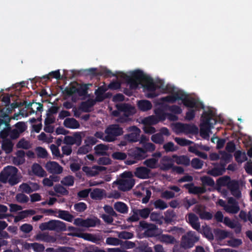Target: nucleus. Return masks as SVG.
<instances>
[{
    "label": "nucleus",
    "mask_w": 252,
    "mask_h": 252,
    "mask_svg": "<svg viewBox=\"0 0 252 252\" xmlns=\"http://www.w3.org/2000/svg\"><path fill=\"white\" fill-rule=\"evenodd\" d=\"M215 117L216 113L213 110L209 109L203 112L201 117V123L200 129V135L202 138L204 139L209 138V132L210 129L217 123Z\"/></svg>",
    "instance_id": "1"
},
{
    "label": "nucleus",
    "mask_w": 252,
    "mask_h": 252,
    "mask_svg": "<svg viewBox=\"0 0 252 252\" xmlns=\"http://www.w3.org/2000/svg\"><path fill=\"white\" fill-rule=\"evenodd\" d=\"M18 169L13 166H7L0 173V181L2 183H8L11 186L21 181V176L18 174Z\"/></svg>",
    "instance_id": "2"
},
{
    "label": "nucleus",
    "mask_w": 252,
    "mask_h": 252,
    "mask_svg": "<svg viewBox=\"0 0 252 252\" xmlns=\"http://www.w3.org/2000/svg\"><path fill=\"white\" fill-rule=\"evenodd\" d=\"M125 78L131 89H136L140 82L146 79V75L142 70H137L133 71L131 76L125 75Z\"/></svg>",
    "instance_id": "3"
},
{
    "label": "nucleus",
    "mask_w": 252,
    "mask_h": 252,
    "mask_svg": "<svg viewBox=\"0 0 252 252\" xmlns=\"http://www.w3.org/2000/svg\"><path fill=\"white\" fill-rule=\"evenodd\" d=\"M128 156L132 158V159H127L126 163L127 165H132L136 162L137 160H142L147 157L145 152L142 148L136 147L128 151Z\"/></svg>",
    "instance_id": "4"
},
{
    "label": "nucleus",
    "mask_w": 252,
    "mask_h": 252,
    "mask_svg": "<svg viewBox=\"0 0 252 252\" xmlns=\"http://www.w3.org/2000/svg\"><path fill=\"white\" fill-rule=\"evenodd\" d=\"M151 212V209L146 207L139 209L134 208L132 210V215L126 219V221L128 223L136 222L139 220L140 217L146 219L148 218Z\"/></svg>",
    "instance_id": "5"
},
{
    "label": "nucleus",
    "mask_w": 252,
    "mask_h": 252,
    "mask_svg": "<svg viewBox=\"0 0 252 252\" xmlns=\"http://www.w3.org/2000/svg\"><path fill=\"white\" fill-rule=\"evenodd\" d=\"M105 141L113 142L115 140L116 137L123 133V128L118 125H112L107 127L105 130Z\"/></svg>",
    "instance_id": "6"
},
{
    "label": "nucleus",
    "mask_w": 252,
    "mask_h": 252,
    "mask_svg": "<svg viewBox=\"0 0 252 252\" xmlns=\"http://www.w3.org/2000/svg\"><path fill=\"white\" fill-rule=\"evenodd\" d=\"M199 239V237L197 236L196 232L190 231L182 237L181 245L185 249L191 248Z\"/></svg>",
    "instance_id": "7"
},
{
    "label": "nucleus",
    "mask_w": 252,
    "mask_h": 252,
    "mask_svg": "<svg viewBox=\"0 0 252 252\" xmlns=\"http://www.w3.org/2000/svg\"><path fill=\"white\" fill-rule=\"evenodd\" d=\"M139 226L142 230H145L143 234L145 237H153L157 236V227L155 224L148 223L145 220H141L139 222Z\"/></svg>",
    "instance_id": "8"
},
{
    "label": "nucleus",
    "mask_w": 252,
    "mask_h": 252,
    "mask_svg": "<svg viewBox=\"0 0 252 252\" xmlns=\"http://www.w3.org/2000/svg\"><path fill=\"white\" fill-rule=\"evenodd\" d=\"M154 113L156 115L157 118L151 116L146 118L144 121V123H148L149 124H156L159 121H164L166 119L167 113H166L159 107H158L154 110Z\"/></svg>",
    "instance_id": "9"
},
{
    "label": "nucleus",
    "mask_w": 252,
    "mask_h": 252,
    "mask_svg": "<svg viewBox=\"0 0 252 252\" xmlns=\"http://www.w3.org/2000/svg\"><path fill=\"white\" fill-rule=\"evenodd\" d=\"M118 185L119 190L126 191L131 189L134 185V180L133 179H120L114 182Z\"/></svg>",
    "instance_id": "10"
},
{
    "label": "nucleus",
    "mask_w": 252,
    "mask_h": 252,
    "mask_svg": "<svg viewBox=\"0 0 252 252\" xmlns=\"http://www.w3.org/2000/svg\"><path fill=\"white\" fill-rule=\"evenodd\" d=\"M176 128L185 134H196L198 132V127L194 124L178 123L176 126Z\"/></svg>",
    "instance_id": "11"
},
{
    "label": "nucleus",
    "mask_w": 252,
    "mask_h": 252,
    "mask_svg": "<svg viewBox=\"0 0 252 252\" xmlns=\"http://www.w3.org/2000/svg\"><path fill=\"white\" fill-rule=\"evenodd\" d=\"M131 133L126 134L124 136L125 139L129 142H136L139 140L140 129L136 126H131L128 128Z\"/></svg>",
    "instance_id": "12"
},
{
    "label": "nucleus",
    "mask_w": 252,
    "mask_h": 252,
    "mask_svg": "<svg viewBox=\"0 0 252 252\" xmlns=\"http://www.w3.org/2000/svg\"><path fill=\"white\" fill-rule=\"evenodd\" d=\"M182 99H180L184 104V105L187 107L192 108H195L196 110L199 108L204 109V105L202 103H197L195 99L193 98H188L187 95L183 93H181Z\"/></svg>",
    "instance_id": "13"
},
{
    "label": "nucleus",
    "mask_w": 252,
    "mask_h": 252,
    "mask_svg": "<svg viewBox=\"0 0 252 252\" xmlns=\"http://www.w3.org/2000/svg\"><path fill=\"white\" fill-rule=\"evenodd\" d=\"M47 170L53 174H60L63 172V168L56 161H48L45 165Z\"/></svg>",
    "instance_id": "14"
},
{
    "label": "nucleus",
    "mask_w": 252,
    "mask_h": 252,
    "mask_svg": "<svg viewBox=\"0 0 252 252\" xmlns=\"http://www.w3.org/2000/svg\"><path fill=\"white\" fill-rule=\"evenodd\" d=\"M183 187L188 189L190 194H199L206 192V189L205 187L195 186L193 183L185 184Z\"/></svg>",
    "instance_id": "15"
},
{
    "label": "nucleus",
    "mask_w": 252,
    "mask_h": 252,
    "mask_svg": "<svg viewBox=\"0 0 252 252\" xmlns=\"http://www.w3.org/2000/svg\"><path fill=\"white\" fill-rule=\"evenodd\" d=\"M187 222L190 226L197 231H200V223L198 217L193 213H190L188 215Z\"/></svg>",
    "instance_id": "16"
},
{
    "label": "nucleus",
    "mask_w": 252,
    "mask_h": 252,
    "mask_svg": "<svg viewBox=\"0 0 252 252\" xmlns=\"http://www.w3.org/2000/svg\"><path fill=\"white\" fill-rule=\"evenodd\" d=\"M150 172L151 170L150 169L146 167L140 166L135 169L134 174L135 177L138 178L146 179L149 178Z\"/></svg>",
    "instance_id": "17"
},
{
    "label": "nucleus",
    "mask_w": 252,
    "mask_h": 252,
    "mask_svg": "<svg viewBox=\"0 0 252 252\" xmlns=\"http://www.w3.org/2000/svg\"><path fill=\"white\" fill-rule=\"evenodd\" d=\"M51 230L58 232L64 231L66 230L65 223L59 220H51Z\"/></svg>",
    "instance_id": "18"
},
{
    "label": "nucleus",
    "mask_w": 252,
    "mask_h": 252,
    "mask_svg": "<svg viewBox=\"0 0 252 252\" xmlns=\"http://www.w3.org/2000/svg\"><path fill=\"white\" fill-rule=\"evenodd\" d=\"M63 124L65 127L70 129H77L80 126L79 122L73 118H66Z\"/></svg>",
    "instance_id": "19"
},
{
    "label": "nucleus",
    "mask_w": 252,
    "mask_h": 252,
    "mask_svg": "<svg viewBox=\"0 0 252 252\" xmlns=\"http://www.w3.org/2000/svg\"><path fill=\"white\" fill-rule=\"evenodd\" d=\"M225 169L221 168L220 166L216 163L214 164V167L207 172V174L214 177H218L223 174Z\"/></svg>",
    "instance_id": "20"
},
{
    "label": "nucleus",
    "mask_w": 252,
    "mask_h": 252,
    "mask_svg": "<svg viewBox=\"0 0 252 252\" xmlns=\"http://www.w3.org/2000/svg\"><path fill=\"white\" fill-rule=\"evenodd\" d=\"M181 93H182L177 92L173 95H169L165 97H161L160 98V101L171 103H175L177 100H180V99H182Z\"/></svg>",
    "instance_id": "21"
},
{
    "label": "nucleus",
    "mask_w": 252,
    "mask_h": 252,
    "mask_svg": "<svg viewBox=\"0 0 252 252\" xmlns=\"http://www.w3.org/2000/svg\"><path fill=\"white\" fill-rule=\"evenodd\" d=\"M95 101L91 98L88 99L85 101H83L80 104V109L84 112H91V108L95 104Z\"/></svg>",
    "instance_id": "22"
},
{
    "label": "nucleus",
    "mask_w": 252,
    "mask_h": 252,
    "mask_svg": "<svg viewBox=\"0 0 252 252\" xmlns=\"http://www.w3.org/2000/svg\"><path fill=\"white\" fill-rule=\"evenodd\" d=\"M143 80L146 82L143 86L144 89L149 92H154L156 90L157 86L151 77L146 75V79H143Z\"/></svg>",
    "instance_id": "23"
},
{
    "label": "nucleus",
    "mask_w": 252,
    "mask_h": 252,
    "mask_svg": "<svg viewBox=\"0 0 252 252\" xmlns=\"http://www.w3.org/2000/svg\"><path fill=\"white\" fill-rule=\"evenodd\" d=\"M35 239L37 240L47 243H54L56 241V238L54 236L45 233L37 234L35 236Z\"/></svg>",
    "instance_id": "24"
},
{
    "label": "nucleus",
    "mask_w": 252,
    "mask_h": 252,
    "mask_svg": "<svg viewBox=\"0 0 252 252\" xmlns=\"http://www.w3.org/2000/svg\"><path fill=\"white\" fill-rule=\"evenodd\" d=\"M32 170L34 175L43 177L46 175V172L38 163H33L32 166Z\"/></svg>",
    "instance_id": "25"
},
{
    "label": "nucleus",
    "mask_w": 252,
    "mask_h": 252,
    "mask_svg": "<svg viewBox=\"0 0 252 252\" xmlns=\"http://www.w3.org/2000/svg\"><path fill=\"white\" fill-rule=\"evenodd\" d=\"M138 108L142 111H147L150 110L152 107V103L148 100H140L137 102Z\"/></svg>",
    "instance_id": "26"
},
{
    "label": "nucleus",
    "mask_w": 252,
    "mask_h": 252,
    "mask_svg": "<svg viewBox=\"0 0 252 252\" xmlns=\"http://www.w3.org/2000/svg\"><path fill=\"white\" fill-rule=\"evenodd\" d=\"M118 110L124 113V115L128 117L132 114L131 112L133 107L129 104L124 103L117 106Z\"/></svg>",
    "instance_id": "27"
},
{
    "label": "nucleus",
    "mask_w": 252,
    "mask_h": 252,
    "mask_svg": "<svg viewBox=\"0 0 252 252\" xmlns=\"http://www.w3.org/2000/svg\"><path fill=\"white\" fill-rule=\"evenodd\" d=\"M85 227H93L101 224V220L97 217L87 218L85 220Z\"/></svg>",
    "instance_id": "28"
},
{
    "label": "nucleus",
    "mask_w": 252,
    "mask_h": 252,
    "mask_svg": "<svg viewBox=\"0 0 252 252\" xmlns=\"http://www.w3.org/2000/svg\"><path fill=\"white\" fill-rule=\"evenodd\" d=\"M114 208L118 212L122 214H126L128 211V207L126 204L123 202H117L114 205Z\"/></svg>",
    "instance_id": "29"
},
{
    "label": "nucleus",
    "mask_w": 252,
    "mask_h": 252,
    "mask_svg": "<svg viewBox=\"0 0 252 252\" xmlns=\"http://www.w3.org/2000/svg\"><path fill=\"white\" fill-rule=\"evenodd\" d=\"M57 217L58 218L66 220L68 222H71L73 219V216L70 214L67 211L58 210Z\"/></svg>",
    "instance_id": "30"
},
{
    "label": "nucleus",
    "mask_w": 252,
    "mask_h": 252,
    "mask_svg": "<svg viewBox=\"0 0 252 252\" xmlns=\"http://www.w3.org/2000/svg\"><path fill=\"white\" fill-rule=\"evenodd\" d=\"M105 90L101 87L98 88L95 91V94L96 95L95 101V102H102L105 98H107L108 96H107V94H104V93Z\"/></svg>",
    "instance_id": "31"
},
{
    "label": "nucleus",
    "mask_w": 252,
    "mask_h": 252,
    "mask_svg": "<svg viewBox=\"0 0 252 252\" xmlns=\"http://www.w3.org/2000/svg\"><path fill=\"white\" fill-rule=\"evenodd\" d=\"M175 158L176 162L178 164H183L185 166H188L190 164V159L189 157L186 156H180L176 155L173 156Z\"/></svg>",
    "instance_id": "32"
},
{
    "label": "nucleus",
    "mask_w": 252,
    "mask_h": 252,
    "mask_svg": "<svg viewBox=\"0 0 252 252\" xmlns=\"http://www.w3.org/2000/svg\"><path fill=\"white\" fill-rule=\"evenodd\" d=\"M230 180V177L228 176H224L219 178L216 182L217 189L219 190L220 189L221 187L226 186Z\"/></svg>",
    "instance_id": "33"
},
{
    "label": "nucleus",
    "mask_w": 252,
    "mask_h": 252,
    "mask_svg": "<svg viewBox=\"0 0 252 252\" xmlns=\"http://www.w3.org/2000/svg\"><path fill=\"white\" fill-rule=\"evenodd\" d=\"M13 143L9 139L3 140L2 143L1 148L7 154L10 153L13 150Z\"/></svg>",
    "instance_id": "34"
},
{
    "label": "nucleus",
    "mask_w": 252,
    "mask_h": 252,
    "mask_svg": "<svg viewBox=\"0 0 252 252\" xmlns=\"http://www.w3.org/2000/svg\"><path fill=\"white\" fill-rule=\"evenodd\" d=\"M9 114L5 113H3V114H0V117L2 119L3 121H4L5 122H7V121L8 122L7 125L6 123V122L4 123V124H6L7 126H9L10 122L12 119L17 120L18 119V117H19V116L20 115H23V113H15L13 115V116H12V117H10L9 116Z\"/></svg>",
    "instance_id": "35"
},
{
    "label": "nucleus",
    "mask_w": 252,
    "mask_h": 252,
    "mask_svg": "<svg viewBox=\"0 0 252 252\" xmlns=\"http://www.w3.org/2000/svg\"><path fill=\"white\" fill-rule=\"evenodd\" d=\"M103 190L100 189H94L90 193V197L93 199L101 200L103 196Z\"/></svg>",
    "instance_id": "36"
},
{
    "label": "nucleus",
    "mask_w": 252,
    "mask_h": 252,
    "mask_svg": "<svg viewBox=\"0 0 252 252\" xmlns=\"http://www.w3.org/2000/svg\"><path fill=\"white\" fill-rule=\"evenodd\" d=\"M136 249L138 252H153L152 249L149 247L146 242H140L139 243Z\"/></svg>",
    "instance_id": "37"
},
{
    "label": "nucleus",
    "mask_w": 252,
    "mask_h": 252,
    "mask_svg": "<svg viewBox=\"0 0 252 252\" xmlns=\"http://www.w3.org/2000/svg\"><path fill=\"white\" fill-rule=\"evenodd\" d=\"M158 163V159L156 158H148L143 162L144 165L151 169H155L157 168Z\"/></svg>",
    "instance_id": "38"
},
{
    "label": "nucleus",
    "mask_w": 252,
    "mask_h": 252,
    "mask_svg": "<svg viewBox=\"0 0 252 252\" xmlns=\"http://www.w3.org/2000/svg\"><path fill=\"white\" fill-rule=\"evenodd\" d=\"M200 181L202 182V185L204 186L214 187L215 185V182L213 178L209 176H204L200 177Z\"/></svg>",
    "instance_id": "39"
},
{
    "label": "nucleus",
    "mask_w": 252,
    "mask_h": 252,
    "mask_svg": "<svg viewBox=\"0 0 252 252\" xmlns=\"http://www.w3.org/2000/svg\"><path fill=\"white\" fill-rule=\"evenodd\" d=\"M18 107L17 105V102L10 103V105L6 108H0V114L8 113L11 114L13 110L16 108Z\"/></svg>",
    "instance_id": "40"
},
{
    "label": "nucleus",
    "mask_w": 252,
    "mask_h": 252,
    "mask_svg": "<svg viewBox=\"0 0 252 252\" xmlns=\"http://www.w3.org/2000/svg\"><path fill=\"white\" fill-rule=\"evenodd\" d=\"M82 74L85 75H90L94 76H102V73L100 71H98L96 68H91L87 69H84L80 71Z\"/></svg>",
    "instance_id": "41"
},
{
    "label": "nucleus",
    "mask_w": 252,
    "mask_h": 252,
    "mask_svg": "<svg viewBox=\"0 0 252 252\" xmlns=\"http://www.w3.org/2000/svg\"><path fill=\"white\" fill-rule=\"evenodd\" d=\"M74 236H77L79 238H83L86 240L90 241L91 242H95V239L94 238V236L90 233H76L72 235Z\"/></svg>",
    "instance_id": "42"
},
{
    "label": "nucleus",
    "mask_w": 252,
    "mask_h": 252,
    "mask_svg": "<svg viewBox=\"0 0 252 252\" xmlns=\"http://www.w3.org/2000/svg\"><path fill=\"white\" fill-rule=\"evenodd\" d=\"M88 84H82L80 87L77 88L76 94L80 96H86L88 94Z\"/></svg>",
    "instance_id": "43"
},
{
    "label": "nucleus",
    "mask_w": 252,
    "mask_h": 252,
    "mask_svg": "<svg viewBox=\"0 0 252 252\" xmlns=\"http://www.w3.org/2000/svg\"><path fill=\"white\" fill-rule=\"evenodd\" d=\"M197 200L195 198L189 199L186 197L183 200V206L187 209H189L191 206L196 204L197 203Z\"/></svg>",
    "instance_id": "44"
},
{
    "label": "nucleus",
    "mask_w": 252,
    "mask_h": 252,
    "mask_svg": "<svg viewBox=\"0 0 252 252\" xmlns=\"http://www.w3.org/2000/svg\"><path fill=\"white\" fill-rule=\"evenodd\" d=\"M174 140L175 142L181 146H188L194 143L193 141L183 138L176 137Z\"/></svg>",
    "instance_id": "45"
},
{
    "label": "nucleus",
    "mask_w": 252,
    "mask_h": 252,
    "mask_svg": "<svg viewBox=\"0 0 252 252\" xmlns=\"http://www.w3.org/2000/svg\"><path fill=\"white\" fill-rule=\"evenodd\" d=\"M226 187L231 191L232 194L236 197V180H230Z\"/></svg>",
    "instance_id": "46"
},
{
    "label": "nucleus",
    "mask_w": 252,
    "mask_h": 252,
    "mask_svg": "<svg viewBox=\"0 0 252 252\" xmlns=\"http://www.w3.org/2000/svg\"><path fill=\"white\" fill-rule=\"evenodd\" d=\"M74 183V178L72 176L68 175L63 178L61 183L66 186H72Z\"/></svg>",
    "instance_id": "47"
},
{
    "label": "nucleus",
    "mask_w": 252,
    "mask_h": 252,
    "mask_svg": "<svg viewBox=\"0 0 252 252\" xmlns=\"http://www.w3.org/2000/svg\"><path fill=\"white\" fill-rule=\"evenodd\" d=\"M154 206L156 209H159L163 210L168 207L167 204L162 200L158 199L156 200L154 203Z\"/></svg>",
    "instance_id": "48"
},
{
    "label": "nucleus",
    "mask_w": 252,
    "mask_h": 252,
    "mask_svg": "<svg viewBox=\"0 0 252 252\" xmlns=\"http://www.w3.org/2000/svg\"><path fill=\"white\" fill-rule=\"evenodd\" d=\"M50 76L57 80H60L61 79V74L59 70L52 71L49 73V75H44L42 77V78L43 79L48 80L50 78Z\"/></svg>",
    "instance_id": "49"
},
{
    "label": "nucleus",
    "mask_w": 252,
    "mask_h": 252,
    "mask_svg": "<svg viewBox=\"0 0 252 252\" xmlns=\"http://www.w3.org/2000/svg\"><path fill=\"white\" fill-rule=\"evenodd\" d=\"M29 246L31 247L35 252H43L44 251L45 247L43 244L37 243H31Z\"/></svg>",
    "instance_id": "50"
},
{
    "label": "nucleus",
    "mask_w": 252,
    "mask_h": 252,
    "mask_svg": "<svg viewBox=\"0 0 252 252\" xmlns=\"http://www.w3.org/2000/svg\"><path fill=\"white\" fill-rule=\"evenodd\" d=\"M191 165L194 169H201L203 165V162L199 158H194L191 161Z\"/></svg>",
    "instance_id": "51"
},
{
    "label": "nucleus",
    "mask_w": 252,
    "mask_h": 252,
    "mask_svg": "<svg viewBox=\"0 0 252 252\" xmlns=\"http://www.w3.org/2000/svg\"><path fill=\"white\" fill-rule=\"evenodd\" d=\"M160 241L166 244H173L175 242V238L170 235L162 234L160 236Z\"/></svg>",
    "instance_id": "52"
},
{
    "label": "nucleus",
    "mask_w": 252,
    "mask_h": 252,
    "mask_svg": "<svg viewBox=\"0 0 252 252\" xmlns=\"http://www.w3.org/2000/svg\"><path fill=\"white\" fill-rule=\"evenodd\" d=\"M37 156L39 158H46L48 156L47 150L41 147H38L36 148Z\"/></svg>",
    "instance_id": "53"
},
{
    "label": "nucleus",
    "mask_w": 252,
    "mask_h": 252,
    "mask_svg": "<svg viewBox=\"0 0 252 252\" xmlns=\"http://www.w3.org/2000/svg\"><path fill=\"white\" fill-rule=\"evenodd\" d=\"M106 243L109 245L118 246L121 244V241L115 237H108L106 239Z\"/></svg>",
    "instance_id": "54"
},
{
    "label": "nucleus",
    "mask_w": 252,
    "mask_h": 252,
    "mask_svg": "<svg viewBox=\"0 0 252 252\" xmlns=\"http://www.w3.org/2000/svg\"><path fill=\"white\" fill-rule=\"evenodd\" d=\"M50 149L51 150L52 154L54 156L61 158L63 157V155L61 154L60 150L57 146L54 144H52L50 145Z\"/></svg>",
    "instance_id": "55"
},
{
    "label": "nucleus",
    "mask_w": 252,
    "mask_h": 252,
    "mask_svg": "<svg viewBox=\"0 0 252 252\" xmlns=\"http://www.w3.org/2000/svg\"><path fill=\"white\" fill-rule=\"evenodd\" d=\"M16 199L20 203H26L29 200V197L23 193H17L16 195Z\"/></svg>",
    "instance_id": "56"
},
{
    "label": "nucleus",
    "mask_w": 252,
    "mask_h": 252,
    "mask_svg": "<svg viewBox=\"0 0 252 252\" xmlns=\"http://www.w3.org/2000/svg\"><path fill=\"white\" fill-rule=\"evenodd\" d=\"M54 189L56 192L60 193L62 195H67L69 193L68 191L61 185H55L54 187Z\"/></svg>",
    "instance_id": "57"
},
{
    "label": "nucleus",
    "mask_w": 252,
    "mask_h": 252,
    "mask_svg": "<svg viewBox=\"0 0 252 252\" xmlns=\"http://www.w3.org/2000/svg\"><path fill=\"white\" fill-rule=\"evenodd\" d=\"M151 139L153 142L156 144H162L164 142V138L160 133H157L152 135Z\"/></svg>",
    "instance_id": "58"
},
{
    "label": "nucleus",
    "mask_w": 252,
    "mask_h": 252,
    "mask_svg": "<svg viewBox=\"0 0 252 252\" xmlns=\"http://www.w3.org/2000/svg\"><path fill=\"white\" fill-rule=\"evenodd\" d=\"M5 126V127L0 132V137L5 140L7 139V137L9 136V131L10 130V125L9 126H7L6 124H4Z\"/></svg>",
    "instance_id": "59"
},
{
    "label": "nucleus",
    "mask_w": 252,
    "mask_h": 252,
    "mask_svg": "<svg viewBox=\"0 0 252 252\" xmlns=\"http://www.w3.org/2000/svg\"><path fill=\"white\" fill-rule=\"evenodd\" d=\"M143 147V148H142L145 152L146 155H147L148 152H152L156 149L155 145L154 144L150 142L144 144Z\"/></svg>",
    "instance_id": "60"
},
{
    "label": "nucleus",
    "mask_w": 252,
    "mask_h": 252,
    "mask_svg": "<svg viewBox=\"0 0 252 252\" xmlns=\"http://www.w3.org/2000/svg\"><path fill=\"white\" fill-rule=\"evenodd\" d=\"M74 208L77 212H83L87 209V206L84 202H79L74 204Z\"/></svg>",
    "instance_id": "61"
},
{
    "label": "nucleus",
    "mask_w": 252,
    "mask_h": 252,
    "mask_svg": "<svg viewBox=\"0 0 252 252\" xmlns=\"http://www.w3.org/2000/svg\"><path fill=\"white\" fill-rule=\"evenodd\" d=\"M19 188L22 190V192L30 194L32 192V190L30 187L28 183H23L19 186Z\"/></svg>",
    "instance_id": "62"
},
{
    "label": "nucleus",
    "mask_w": 252,
    "mask_h": 252,
    "mask_svg": "<svg viewBox=\"0 0 252 252\" xmlns=\"http://www.w3.org/2000/svg\"><path fill=\"white\" fill-rule=\"evenodd\" d=\"M247 156L245 152L237 150V163H242L247 160Z\"/></svg>",
    "instance_id": "63"
},
{
    "label": "nucleus",
    "mask_w": 252,
    "mask_h": 252,
    "mask_svg": "<svg viewBox=\"0 0 252 252\" xmlns=\"http://www.w3.org/2000/svg\"><path fill=\"white\" fill-rule=\"evenodd\" d=\"M112 158L115 159L124 160L126 158V155L121 152H116L113 153Z\"/></svg>",
    "instance_id": "64"
}]
</instances>
